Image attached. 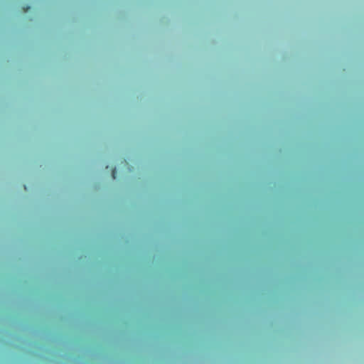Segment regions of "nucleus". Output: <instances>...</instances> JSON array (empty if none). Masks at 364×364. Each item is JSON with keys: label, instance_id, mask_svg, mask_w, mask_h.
Listing matches in <instances>:
<instances>
[{"label": "nucleus", "instance_id": "1", "mask_svg": "<svg viewBox=\"0 0 364 364\" xmlns=\"http://www.w3.org/2000/svg\"><path fill=\"white\" fill-rule=\"evenodd\" d=\"M112 176L113 179H115L117 177V168L116 167L113 168L112 170Z\"/></svg>", "mask_w": 364, "mask_h": 364}, {"label": "nucleus", "instance_id": "2", "mask_svg": "<svg viewBox=\"0 0 364 364\" xmlns=\"http://www.w3.org/2000/svg\"><path fill=\"white\" fill-rule=\"evenodd\" d=\"M29 9H30V7H29V6H26V8H24V9H23V10H24L25 11H27Z\"/></svg>", "mask_w": 364, "mask_h": 364}]
</instances>
